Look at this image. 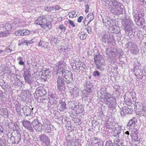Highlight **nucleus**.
I'll return each instance as SVG.
<instances>
[{
  "label": "nucleus",
  "instance_id": "f257e3e1",
  "mask_svg": "<svg viewBox=\"0 0 146 146\" xmlns=\"http://www.w3.org/2000/svg\"><path fill=\"white\" fill-rule=\"evenodd\" d=\"M95 53L94 54V62L96 65V67L101 71H103L104 67L106 66L105 62L102 55H100L99 52Z\"/></svg>",
  "mask_w": 146,
  "mask_h": 146
},
{
  "label": "nucleus",
  "instance_id": "f03ea898",
  "mask_svg": "<svg viewBox=\"0 0 146 146\" xmlns=\"http://www.w3.org/2000/svg\"><path fill=\"white\" fill-rule=\"evenodd\" d=\"M46 17V16L44 15L40 16L35 21V23L40 25L42 28L48 31L51 28L52 26L50 22L47 21Z\"/></svg>",
  "mask_w": 146,
  "mask_h": 146
},
{
  "label": "nucleus",
  "instance_id": "7ed1b4c3",
  "mask_svg": "<svg viewBox=\"0 0 146 146\" xmlns=\"http://www.w3.org/2000/svg\"><path fill=\"white\" fill-rule=\"evenodd\" d=\"M62 76L65 78L64 81L67 84H71L73 80L72 74L71 71H69L65 69H62L61 71Z\"/></svg>",
  "mask_w": 146,
  "mask_h": 146
},
{
  "label": "nucleus",
  "instance_id": "20e7f679",
  "mask_svg": "<svg viewBox=\"0 0 146 146\" xmlns=\"http://www.w3.org/2000/svg\"><path fill=\"white\" fill-rule=\"evenodd\" d=\"M122 24L123 30L128 33H131L132 30L133 25L132 23L129 20H126L122 21Z\"/></svg>",
  "mask_w": 146,
  "mask_h": 146
},
{
  "label": "nucleus",
  "instance_id": "39448f33",
  "mask_svg": "<svg viewBox=\"0 0 146 146\" xmlns=\"http://www.w3.org/2000/svg\"><path fill=\"white\" fill-rule=\"evenodd\" d=\"M104 101L105 103L109 105L110 108L113 107L116 105V99L114 96L110 97L108 96H105L104 98Z\"/></svg>",
  "mask_w": 146,
  "mask_h": 146
},
{
  "label": "nucleus",
  "instance_id": "423d86ee",
  "mask_svg": "<svg viewBox=\"0 0 146 146\" xmlns=\"http://www.w3.org/2000/svg\"><path fill=\"white\" fill-rule=\"evenodd\" d=\"M101 40L104 43L108 44L110 43L111 41V39L109 33L106 32H104L102 35Z\"/></svg>",
  "mask_w": 146,
  "mask_h": 146
},
{
  "label": "nucleus",
  "instance_id": "0eeeda50",
  "mask_svg": "<svg viewBox=\"0 0 146 146\" xmlns=\"http://www.w3.org/2000/svg\"><path fill=\"white\" fill-rule=\"evenodd\" d=\"M57 80V89L59 91L63 90L65 88L64 80L61 76H58Z\"/></svg>",
  "mask_w": 146,
  "mask_h": 146
},
{
  "label": "nucleus",
  "instance_id": "6e6552de",
  "mask_svg": "<svg viewBox=\"0 0 146 146\" xmlns=\"http://www.w3.org/2000/svg\"><path fill=\"white\" fill-rule=\"evenodd\" d=\"M32 125L33 128L37 131H42V124L39 121L38 119H35L32 122Z\"/></svg>",
  "mask_w": 146,
  "mask_h": 146
},
{
  "label": "nucleus",
  "instance_id": "1a4fd4ad",
  "mask_svg": "<svg viewBox=\"0 0 146 146\" xmlns=\"http://www.w3.org/2000/svg\"><path fill=\"white\" fill-rule=\"evenodd\" d=\"M46 94V90L42 87H39L36 89L35 92V96L38 97H42Z\"/></svg>",
  "mask_w": 146,
  "mask_h": 146
},
{
  "label": "nucleus",
  "instance_id": "9d476101",
  "mask_svg": "<svg viewBox=\"0 0 146 146\" xmlns=\"http://www.w3.org/2000/svg\"><path fill=\"white\" fill-rule=\"evenodd\" d=\"M40 140L41 142L44 143L46 146L50 145V141L48 137L43 134L39 136Z\"/></svg>",
  "mask_w": 146,
  "mask_h": 146
},
{
  "label": "nucleus",
  "instance_id": "9b49d317",
  "mask_svg": "<svg viewBox=\"0 0 146 146\" xmlns=\"http://www.w3.org/2000/svg\"><path fill=\"white\" fill-rule=\"evenodd\" d=\"M30 33V32L28 30L23 29L16 31L15 32V34L16 36H26L29 34Z\"/></svg>",
  "mask_w": 146,
  "mask_h": 146
},
{
  "label": "nucleus",
  "instance_id": "f8f14e48",
  "mask_svg": "<svg viewBox=\"0 0 146 146\" xmlns=\"http://www.w3.org/2000/svg\"><path fill=\"white\" fill-rule=\"evenodd\" d=\"M25 74L24 77L25 82L31 85V84L33 82L32 77L28 72H25Z\"/></svg>",
  "mask_w": 146,
  "mask_h": 146
},
{
  "label": "nucleus",
  "instance_id": "ddd939ff",
  "mask_svg": "<svg viewBox=\"0 0 146 146\" xmlns=\"http://www.w3.org/2000/svg\"><path fill=\"white\" fill-rule=\"evenodd\" d=\"M133 110L131 108L127 107L123 108L121 111V115L122 116H124L126 114L132 113Z\"/></svg>",
  "mask_w": 146,
  "mask_h": 146
},
{
  "label": "nucleus",
  "instance_id": "4468645a",
  "mask_svg": "<svg viewBox=\"0 0 146 146\" xmlns=\"http://www.w3.org/2000/svg\"><path fill=\"white\" fill-rule=\"evenodd\" d=\"M42 74L41 75V78L42 79L45 81L47 80V78H49L50 76V72L48 70L43 71Z\"/></svg>",
  "mask_w": 146,
  "mask_h": 146
},
{
  "label": "nucleus",
  "instance_id": "2eb2a0df",
  "mask_svg": "<svg viewBox=\"0 0 146 146\" xmlns=\"http://www.w3.org/2000/svg\"><path fill=\"white\" fill-rule=\"evenodd\" d=\"M117 5L115 4V5H116L115 8H117V12L116 13L117 15L121 14H123V5H122L121 3H116Z\"/></svg>",
  "mask_w": 146,
  "mask_h": 146
},
{
  "label": "nucleus",
  "instance_id": "dca6fc26",
  "mask_svg": "<svg viewBox=\"0 0 146 146\" xmlns=\"http://www.w3.org/2000/svg\"><path fill=\"white\" fill-rule=\"evenodd\" d=\"M23 126L27 129L31 131H33V128L31 125V123L28 121H23L22 122Z\"/></svg>",
  "mask_w": 146,
  "mask_h": 146
},
{
  "label": "nucleus",
  "instance_id": "f3484780",
  "mask_svg": "<svg viewBox=\"0 0 146 146\" xmlns=\"http://www.w3.org/2000/svg\"><path fill=\"white\" fill-rule=\"evenodd\" d=\"M49 40L50 41V43L52 44H56L60 42L57 38L56 37L53 35H51L50 36L49 38Z\"/></svg>",
  "mask_w": 146,
  "mask_h": 146
},
{
  "label": "nucleus",
  "instance_id": "a211bd4d",
  "mask_svg": "<svg viewBox=\"0 0 146 146\" xmlns=\"http://www.w3.org/2000/svg\"><path fill=\"white\" fill-rule=\"evenodd\" d=\"M0 115L4 117H8V111L7 108L1 107L0 108Z\"/></svg>",
  "mask_w": 146,
  "mask_h": 146
},
{
  "label": "nucleus",
  "instance_id": "6ab92c4d",
  "mask_svg": "<svg viewBox=\"0 0 146 146\" xmlns=\"http://www.w3.org/2000/svg\"><path fill=\"white\" fill-rule=\"evenodd\" d=\"M21 135L20 134H17L16 136L15 137L11 136V139H14L15 143H18L21 142Z\"/></svg>",
  "mask_w": 146,
  "mask_h": 146
},
{
  "label": "nucleus",
  "instance_id": "aec40b11",
  "mask_svg": "<svg viewBox=\"0 0 146 146\" xmlns=\"http://www.w3.org/2000/svg\"><path fill=\"white\" fill-rule=\"evenodd\" d=\"M20 106L21 105L20 104H17L15 105L16 110L18 114L22 116H23V110H21Z\"/></svg>",
  "mask_w": 146,
  "mask_h": 146
},
{
  "label": "nucleus",
  "instance_id": "412c9836",
  "mask_svg": "<svg viewBox=\"0 0 146 146\" xmlns=\"http://www.w3.org/2000/svg\"><path fill=\"white\" fill-rule=\"evenodd\" d=\"M33 108L31 109L29 107L27 108L26 109L25 111H23V114H24L25 116H28L30 115L31 113H33Z\"/></svg>",
  "mask_w": 146,
  "mask_h": 146
},
{
  "label": "nucleus",
  "instance_id": "4be33fe9",
  "mask_svg": "<svg viewBox=\"0 0 146 146\" xmlns=\"http://www.w3.org/2000/svg\"><path fill=\"white\" fill-rule=\"evenodd\" d=\"M74 110L79 113H82L83 110L82 106L81 105H78V103L77 105H76V106L74 108Z\"/></svg>",
  "mask_w": 146,
  "mask_h": 146
},
{
  "label": "nucleus",
  "instance_id": "5701e85b",
  "mask_svg": "<svg viewBox=\"0 0 146 146\" xmlns=\"http://www.w3.org/2000/svg\"><path fill=\"white\" fill-rule=\"evenodd\" d=\"M121 128L119 127H116L113 132V136L114 137H116L118 135L121 133Z\"/></svg>",
  "mask_w": 146,
  "mask_h": 146
},
{
  "label": "nucleus",
  "instance_id": "b1692460",
  "mask_svg": "<svg viewBox=\"0 0 146 146\" xmlns=\"http://www.w3.org/2000/svg\"><path fill=\"white\" fill-rule=\"evenodd\" d=\"M77 104V103L75 101L69 102L68 103L69 108L74 110Z\"/></svg>",
  "mask_w": 146,
  "mask_h": 146
},
{
  "label": "nucleus",
  "instance_id": "393cba45",
  "mask_svg": "<svg viewBox=\"0 0 146 146\" xmlns=\"http://www.w3.org/2000/svg\"><path fill=\"white\" fill-rule=\"evenodd\" d=\"M48 45V43L40 40L38 44V46L39 47L42 46L44 48H47Z\"/></svg>",
  "mask_w": 146,
  "mask_h": 146
},
{
  "label": "nucleus",
  "instance_id": "a878e982",
  "mask_svg": "<svg viewBox=\"0 0 146 146\" xmlns=\"http://www.w3.org/2000/svg\"><path fill=\"white\" fill-rule=\"evenodd\" d=\"M134 110H137L138 109L140 110L141 107H142V104L141 103L137 102L135 103L134 104Z\"/></svg>",
  "mask_w": 146,
  "mask_h": 146
},
{
  "label": "nucleus",
  "instance_id": "bb28decb",
  "mask_svg": "<svg viewBox=\"0 0 146 146\" xmlns=\"http://www.w3.org/2000/svg\"><path fill=\"white\" fill-rule=\"evenodd\" d=\"M114 144V146H124L123 145V142H120V140L119 139H117V140H114L113 142Z\"/></svg>",
  "mask_w": 146,
  "mask_h": 146
},
{
  "label": "nucleus",
  "instance_id": "cd10ccee",
  "mask_svg": "<svg viewBox=\"0 0 146 146\" xmlns=\"http://www.w3.org/2000/svg\"><path fill=\"white\" fill-rule=\"evenodd\" d=\"M2 27L3 28H4V27H5L6 30L8 31L10 30L12 28L11 25L9 23H5L4 26V24L3 25H2Z\"/></svg>",
  "mask_w": 146,
  "mask_h": 146
},
{
  "label": "nucleus",
  "instance_id": "c85d7f7f",
  "mask_svg": "<svg viewBox=\"0 0 146 146\" xmlns=\"http://www.w3.org/2000/svg\"><path fill=\"white\" fill-rule=\"evenodd\" d=\"M86 86V88L85 89V91L88 93L91 92L93 89L92 84L91 85Z\"/></svg>",
  "mask_w": 146,
  "mask_h": 146
},
{
  "label": "nucleus",
  "instance_id": "c756f323",
  "mask_svg": "<svg viewBox=\"0 0 146 146\" xmlns=\"http://www.w3.org/2000/svg\"><path fill=\"white\" fill-rule=\"evenodd\" d=\"M78 36L80 37V39L81 40L85 39L87 37V35L84 32H81L78 34Z\"/></svg>",
  "mask_w": 146,
  "mask_h": 146
},
{
  "label": "nucleus",
  "instance_id": "7c9ffc66",
  "mask_svg": "<svg viewBox=\"0 0 146 146\" xmlns=\"http://www.w3.org/2000/svg\"><path fill=\"white\" fill-rule=\"evenodd\" d=\"M49 125L50 124L47 121V119H45L43 121V124H42V129H44Z\"/></svg>",
  "mask_w": 146,
  "mask_h": 146
},
{
  "label": "nucleus",
  "instance_id": "2f4dec72",
  "mask_svg": "<svg viewBox=\"0 0 146 146\" xmlns=\"http://www.w3.org/2000/svg\"><path fill=\"white\" fill-rule=\"evenodd\" d=\"M56 66L58 69H60L63 68L64 65L62 62H60L57 63L56 64Z\"/></svg>",
  "mask_w": 146,
  "mask_h": 146
},
{
  "label": "nucleus",
  "instance_id": "473e14b6",
  "mask_svg": "<svg viewBox=\"0 0 146 146\" xmlns=\"http://www.w3.org/2000/svg\"><path fill=\"white\" fill-rule=\"evenodd\" d=\"M53 96V97L50 96L49 99L50 103L51 104L54 103L56 101V98H55V97Z\"/></svg>",
  "mask_w": 146,
  "mask_h": 146
},
{
  "label": "nucleus",
  "instance_id": "72a5a7b5",
  "mask_svg": "<svg viewBox=\"0 0 146 146\" xmlns=\"http://www.w3.org/2000/svg\"><path fill=\"white\" fill-rule=\"evenodd\" d=\"M88 19L90 20L89 22H90L93 20L94 18V15L92 13H91L88 14Z\"/></svg>",
  "mask_w": 146,
  "mask_h": 146
},
{
  "label": "nucleus",
  "instance_id": "f704fd0d",
  "mask_svg": "<svg viewBox=\"0 0 146 146\" xmlns=\"http://www.w3.org/2000/svg\"><path fill=\"white\" fill-rule=\"evenodd\" d=\"M45 130V131L46 133L50 132L51 131V128L50 126V125H48V126L46 127L45 128L43 129Z\"/></svg>",
  "mask_w": 146,
  "mask_h": 146
},
{
  "label": "nucleus",
  "instance_id": "c9c22d12",
  "mask_svg": "<svg viewBox=\"0 0 146 146\" xmlns=\"http://www.w3.org/2000/svg\"><path fill=\"white\" fill-rule=\"evenodd\" d=\"M79 90L77 88V87H75V88L72 89V90L73 91V94L74 95L76 94V95H77L78 94V93L79 91Z\"/></svg>",
  "mask_w": 146,
  "mask_h": 146
},
{
  "label": "nucleus",
  "instance_id": "e433bc0d",
  "mask_svg": "<svg viewBox=\"0 0 146 146\" xmlns=\"http://www.w3.org/2000/svg\"><path fill=\"white\" fill-rule=\"evenodd\" d=\"M32 42H32V40L28 41L27 40H24L22 41V42L21 44H23L27 46L28 45V43H31Z\"/></svg>",
  "mask_w": 146,
  "mask_h": 146
},
{
  "label": "nucleus",
  "instance_id": "4c0bfd02",
  "mask_svg": "<svg viewBox=\"0 0 146 146\" xmlns=\"http://www.w3.org/2000/svg\"><path fill=\"white\" fill-rule=\"evenodd\" d=\"M109 20L110 21V24H111V27H115L114 28V29H115V28L117 29H119V27H118L116 26H115V23L113 22V20H112L111 19H109Z\"/></svg>",
  "mask_w": 146,
  "mask_h": 146
},
{
  "label": "nucleus",
  "instance_id": "58836bf2",
  "mask_svg": "<svg viewBox=\"0 0 146 146\" xmlns=\"http://www.w3.org/2000/svg\"><path fill=\"white\" fill-rule=\"evenodd\" d=\"M133 15L135 18V21L136 22H138V21L140 20V18L139 17L138 15L136 14L135 15L134 13H133Z\"/></svg>",
  "mask_w": 146,
  "mask_h": 146
},
{
  "label": "nucleus",
  "instance_id": "ea45409f",
  "mask_svg": "<svg viewBox=\"0 0 146 146\" xmlns=\"http://www.w3.org/2000/svg\"><path fill=\"white\" fill-rule=\"evenodd\" d=\"M60 106L61 107L62 110L65 109L66 108V106L65 102H61Z\"/></svg>",
  "mask_w": 146,
  "mask_h": 146
},
{
  "label": "nucleus",
  "instance_id": "a19ab883",
  "mask_svg": "<svg viewBox=\"0 0 146 146\" xmlns=\"http://www.w3.org/2000/svg\"><path fill=\"white\" fill-rule=\"evenodd\" d=\"M100 72L98 70L95 71L93 73V75L95 77L99 76L100 75Z\"/></svg>",
  "mask_w": 146,
  "mask_h": 146
},
{
  "label": "nucleus",
  "instance_id": "79ce46f5",
  "mask_svg": "<svg viewBox=\"0 0 146 146\" xmlns=\"http://www.w3.org/2000/svg\"><path fill=\"white\" fill-rule=\"evenodd\" d=\"M9 35L8 32H2L0 33V37L1 36H6Z\"/></svg>",
  "mask_w": 146,
  "mask_h": 146
},
{
  "label": "nucleus",
  "instance_id": "37998d69",
  "mask_svg": "<svg viewBox=\"0 0 146 146\" xmlns=\"http://www.w3.org/2000/svg\"><path fill=\"white\" fill-rule=\"evenodd\" d=\"M59 28L61 29L62 31H63L64 32L65 31L66 29V28L63 25H60L59 26Z\"/></svg>",
  "mask_w": 146,
  "mask_h": 146
},
{
  "label": "nucleus",
  "instance_id": "c03bdc74",
  "mask_svg": "<svg viewBox=\"0 0 146 146\" xmlns=\"http://www.w3.org/2000/svg\"><path fill=\"white\" fill-rule=\"evenodd\" d=\"M105 146H114V145H113L111 141H107Z\"/></svg>",
  "mask_w": 146,
  "mask_h": 146
},
{
  "label": "nucleus",
  "instance_id": "a18cd8bd",
  "mask_svg": "<svg viewBox=\"0 0 146 146\" xmlns=\"http://www.w3.org/2000/svg\"><path fill=\"white\" fill-rule=\"evenodd\" d=\"M11 44L9 45L6 48V50L7 52H11L13 50L11 48Z\"/></svg>",
  "mask_w": 146,
  "mask_h": 146
},
{
  "label": "nucleus",
  "instance_id": "49530a36",
  "mask_svg": "<svg viewBox=\"0 0 146 146\" xmlns=\"http://www.w3.org/2000/svg\"><path fill=\"white\" fill-rule=\"evenodd\" d=\"M71 145L72 146H78L79 143L76 140V141L74 142L73 141L72 142V143Z\"/></svg>",
  "mask_w": 146,
  "mask_h": 146
},
{
  "label": "nucleus",
  "instance_id": "de8ad7c7",
  "mask_svg": "<svg viewBox=\"0 0 146 146\" xmlns=\"http://www.w3.org/2000/svg\"><path fill=\"white\" fill-rule=\"evenodd\" d=\"M107 129H110L112 128L113 126H111V124H109V123H107L105 125Z\"/></svg>",
  "mask_w": 146,
  "mask_h": 146
},
{
  "label": "nucleus",
  "instance_id": "09e8293b",
  "mask_svg": "<svg viewBox=\"0 0 146 146\" xmlns=\"http://www.w3.org/2000/svg\"><path fill=\"white\" fill-rule=\"evenodd\" d=\"M135 124V123H133V124H131V125H127V128L129 129H132L134 127Z\"/></svg>",
  "mask_w": 146,
  "mask_h": 146
},
{
  "label": "nucleus",
  "instance_id": "8fccbe9b",
  "mask_svg": "<svg viewBox=\"0 0 146 146\" xmlns=\"http://www.w3.org/2000/svg\"><path fill=\"white\" fill-rule=\"evenodd\" d=\"M100 92L102 94H105L106 93V89L104 88H102L100 90Z\"/></svg>",
  "mask_w": 146,
  "mask_h": 146
},
{
  "label": "nucleus",
  "instance_id": "3c124183",
  "mask_svg": "<svg viewBox=\"0 0 146 146\" xmlns=\"http://www.w3.org/2000/svg\"><path fill=\"white\" fill-rule=\"evenodd\" d=\"M85 7L86 8V9L85 10V11L87 13L88 12L89 10V6L88 5V4L85 5Z\"/></svg>",
  "mask_w": 146,
  "mask_h": 146
},
{
  "label": "nucleus",
  "instance_id": "603ef678",
  "mask_svg": "<svg viewBox=\"0 0 146 146\" xmlns=\"http://www.w3.org/2000/svg\"><path fill=\"white\" fill-rule=\"evenodd\" d=\"M85 86H88V85H92V83H91L90 81L86 80V84Z\"/></svg>",
  "mask_w": 146,
  "mask_h": 146
},
{
  "label": "nucleus",
  "instance_id": "864d4df0",
  "mask_svg": "<svg viewBox=\"0 0 146 146\" xmlns=\"http://www.w3.org/2000/svg\"><path fill=\"white\" fill-rule=\"evenodd\" d=\"M109 19H110V18H109V19L107 21H105V23H106L110 27H111V24H110V21L109 20Z\"/></svg>",
  "mask_w": 146,
  "mask_h": 146
},
{
  "label": "nucleus",
  "instance_id": "5fc2aeb1",
  "mask_svg": "<svg viewBox=\"0 0 146 146\" xmlns=\"http://www.w3.org/2000/svg\"><path fill=\"white\" fill-rule=\"evenodd\" d=\"M56 14L54 13H53L50 15V17L52 20L54 19V18H56Z\"/></svg>",
  "mask_w": 146,
  "mask_h": 146
},
{
  "label": "nucleus",
  "instance_id": "6e6d98bb",
  "mask_svg": "<svg viewBox=\"0 0 146 146\" xmlns=\"http://www.w3.org/2000/svg\"><path fill=\"white\" fill-rule=\"evenodd\" d=\"M86 29L88 33L89 34H91L92 33L91 29V27H88Z\"/></svg>",
  "mask_w": 146,
  "mask_h": 146
},
{
  "label": "nucleus",
  "instance_id": "4d7b16f0",
  "mask_svg": "<svg viewBox=\"0 0 146 146\" xmlns=\"http://www.w3.org/2000/svg\"><path fill=\"white\" fill-rule=\"evenodd\" d=\"M83 17L82 16H80L79 17L77 21L78 23H80L81 22L82 20L83 19Z\"/></svg>",
  "mask_w": 146,
  "mask_h": 146
},
{
  "label": "nucleus",
  "instance_id": "13d9d810",
  "mask_svg": "<svg viewBox=\"0 0 146 146\" xmlns=\"http://www.w3.org/2000/svg\"><path fill=\"white\" fill-rule=\"evenodd\" d=\"M69 24L73 27L75 26V25L74 24L73 21L70 20H69Z\"/></svg>",
  "mask_w": 146,
  "mask_h": 146
},
{
  "label": "nucleus",
  "instance_id": "bf43d9fd",
  "mask_svg": "<svg viewBox=\"0 0 146 146\" xmlns=\"http://www.w3.org/2000/svg\"><path fill=\"white\" fill-rule=\"evenodd\" d=\"M86 19L85 18V19H84L83 21V23L84 24V25L87 26L89 24L90 22H87V23H86Z\"/></svg>",
  "mask_w": 146,
  "mask_h": 146
},
{
  "label": "nucleus",
  "instance_id": "052dcab7",
  "mask_svg": "<svg viewBox=\"0 0 146 146\" xmlns=\"http://www.w3.org/2000/svg\"><path fill=\"white\" fill-rule=\"evenodd\" d=\"M127 44L128 45L130 44L131 45V47H132V48H134V47L135 46V45L133 44V43L131 42H129L127 43Z\"/></svg>",
  "mask_w": 146,
  "mask_h": 146
},
{
  "label": "nucleus",
  "instance_id": "680f3d73",
  "mask_svg": "<svg viewBox=\"0 0 146 146\" xmlns=\"http://www.w3.org/2000/svg\"><path fill=\"white\" fill-rule=\"evenodd\" d=\"M19 64L21 65H24L25 63L23 61L20 59V61L19 62Z\"/></svg>",
  "mask_w": 146,
  "mask_h": 146
},
{
  "label": "nucleus",
  "instance_id": "e2e57ef3",
  "mask_svg": "<svg viewBox=\"0 0 146 146\" xmlns=\"http://www.w3.org/2000/svg\"><path fill=\"white\" fill-rule=\"evenodd\" d=\"M130 120L131 121H132L134 122V123H135L136 121H137L136 118L135 117H133V118H132Z\"/></svg>",
  "mask_w": 146,
  "mask_h": 146
},
{
  "label": "nucleus",
  "instance_id": "0e129e2a",
  "mask_svg": "<svg viewBox=\"0 0 146 146\" xmlns=\"http://www.w3.org/2000/svg\"><path fill=\"white\" fill-rule=\"evenodd\" d=\"M55 11L56 10H59L60 9V7L58 5L55 6Z\"/></svg>",
  "mask_w": 146,
  "mask_h": 146
},
{
  "label": "nucleus",
  "instance_id": "69168bd1",
  "mask_svg": "<svg viewBox=\"0 0 146 146\" xmlns=\"http://www.w3.org/2000/svg\"><path fill=\"white\" fill-rule=\"evenodd\" d=\"M140 110L141 111H145L146 110V108L145 107H141V109H140Z\"/></svg>",
  "mask_w": 146,
  "mask_h": 146
},
{
  "label": "nucleus",
  "instance_id": "338daca9",
  "mask_svg": "<svg viewBox=\"0 0 146 146\" xmlns=\"http://www.w3.org/2000/svg\"><path fill=\"white\" fill-rule=\"evenodd\" d=\"M62 20V17H60L57 19V21H58L60 22Z\"/></svg>",
  "mask_w": 146,
  "mask_h": 146
},
{
  "label": "nucleus",
  "instance_id": "774afa93",
  "mask_svg": "<svg viewBox=\"0 0 146 146\" xmlns=\"http://www.w3.org/2000/svg\"><path fill=\"white\" fill-rule=\"evenodd\" d=\"M98 145L100 146H102L103 145V143L102 141L98 143Z\"/></svg>",
  "mask_w": 146,
  "mask_h": 146
}]
</instances>
